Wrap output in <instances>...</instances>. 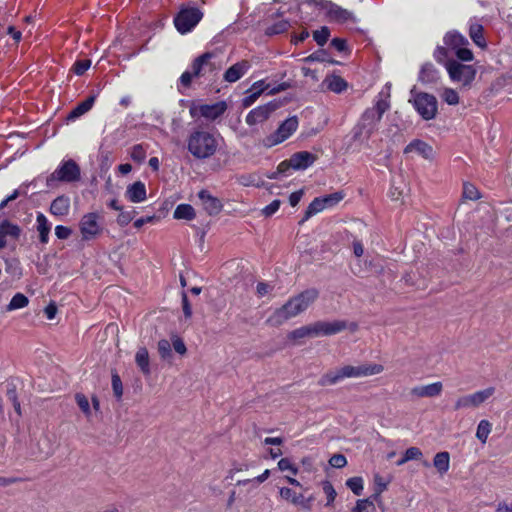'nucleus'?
Masks as SVG:
<instances>
[{
    "label": "nucleus",
    "mask_w": 512,
    "mask_h": 512,
    "mask_svg": "<svg viewBox=\"0 0 512 512\" xmlns=\"http://www.w3.org/2000/svg\"><path fill=\"white\" fill-rule=\"evenodd\" d=\"M471 39L476 45L481 48L486 46V41L483 36V27L480 24H472L469 29Z\"/></svg>",
    "instance_id": "34"
},
{
    "label": "nucleus",
    "mask_w": 512,
    "mask_h": 512,
    "mask_svg": "<svg viewBox=\"0 0 512 512\" xmlns=\"http://www.w3.org/2000/svg\"><path fill=\"white\" fill-rule=\"evenodd\" d=\"M384 371L381 364L365 363L358 366L345 365L323 374L318 384L322 387L335 385L345 378H360L380 374Z\"/></svg>",
    "instance_id": "3"
},
{
    "label": "nucleus",
    "mask_w": 512,
    "mask_h": 512,
    "mask_svg": "<svg viewBox=\"0 0 512 512\" xmlns=\"http://www.w3.org/2000/svg\"><path fill=\"white\" fill-rule=\"evenodd\" d=\"M444 43L448 48L456 51L461 46L467 45L468 40L458 32L453 31L446 34Z\"/></svg>",
    "instance_id": "29"
},
{
    "label": "nucleus",
    "mask_w": 512,
    "mask_h": 512,
    "mask_svg": "<svg viewBox=\"0 0 512 512\" xmlns=\"http://www.w3.org/2000/svg\"><path fill=\"white\" fill-rule=\"evenodd\" d=\"M433 466L440 475L447 473L450 468V454L447 451L438 452L433 458Z\"/></svg>",
    "instance_id": "28"
},
{
    "label": "nucleus",
    "mask_w": 512,
    "mask_h": 512,
    "mask_svg": "<svg viewBox=\"0 0 512 512\" xmlns=\"http://www.w3.org/2000/svg\"><path fill=\"white\" fill-rule=\"evenodd\" d=\"M278 108V104L270 102L265 105L258 106L251 110L246 116V123L249 126H254L265 122L270 115Z\"/></svg>",
    "instance_id": "15"
},
{
    "label": "nucleus",
    "mask_w": 512,
    "mask_h": 512,
    "mask_svg": "<svg viewBox=\"0 0 512 512\" xmlns=\"http://www.w3.org/2000/svg\"><path fill=\"white\" fill-rule=\"evenodd\" d=\"M322 9L326 11V16L330 21L337 23L355 22V17L352 12L328 1H320L318 3Z\"/></svg>",
    "instance_id": "14"
},
{
    "label": "nucleus",
    "mask_w": 512,
    "mask_h": 512,
    "mask_svg": "<svg viewBox=\"0 0 512 512\" xmlns=\"http://www.w3.org/2000/svg\"><path fill=\"white\" fill-rule=\"evenodd\" d=\"M216 58L214 53H204L194 60L191 68L195 78L210 77L220 69V64L213 61Z\"/></svg>",
    "instance_id": "11"
},
{
    "label": "nucleus",
    "mask_w": 512,
    "mask_h": 512,
    "mask_svg": "<svg viewBox=\"0 0 512 512\" xmlns=\"http://www.w3.org/2000/svg\"><path fill=\"white\" fill-rule=\"evenodd\" d=\"M278 468L281 471L290 470L293 475H296L298 473V469L291 463V461L288 458H282L278 462Z\"/></svg>",
    "instance_id": "59"
},
{
    "label": "nucleus",
    "mask_w": 512,
    "mask_h": 512,
    "mask_svg": "<svg viewBox=\"0 0 512 512\" xmlns=\"http://www.w3.org/2000/svg\"><path fill=\"white\" fill-rule=\"evenodd\" d=\"M413 151L426 159H430L433 157V148L429 144L421 140L412 141L404 149V153H410Z\"/></svg>",
    "instance_id": "22"
},
{
    "label": "nucleus",
    "mask_w": 512,
    "mask_h": 512,
    "mask_svg": "<svg viewBox=\"0 0 512 512\" xmlns=\"http://www.w3.org/2000/svg\"><path fill=\"white\" fill-rule=\"evenodd\" d=\"M411 94L413 98L409 101L413 103L420 116L424 120L434 119L438 111L436 97L425 92H415L414 90L411 91Z\"/></svg>",
    "instance_id": "4"
},
{
    "label": "nucleus",
    "mask_w": 512,
    "mask_h": 512,
    "mask_svg": "<svg viewBox=\"0 0 512 512\" xmlns=\"http://www.w3.org/2000/svg\"><path fill=\"white\" fill-rule=\"evenodd\" d=\"M130 155L134 161H137L140 163V162L144 161V159L146 157V150L144 149V147L141 144H138V145L133 146Z\"/></svg>",
    "instance_id": "55"
},
{
    "label": "nucleus",
    "mask_w": 512,
    "mask_h": 512,
    "mask_svg": "<svg viewBox=\"0 0 512 512\" xmlns=\"http://www.w3.org/2000/svg\"><path fill=\"white\" fill-rule=\"evenodd\" d=\"M495 387H487L483 390L476 391L472 394L460 396L454 404V410L460 409H476L485 403L495 394Z\"/></svg>",
    "instance_id": "6"
},
{
    "label": "nucleus",
    "mask_w": 512,
    "mask_h": 512,
    "mask_svg": "<svg viewBox=\"0 0 512 512\" xmlns=\"http://www.w3.org/2000/svg\"><path fill=\"white\" fill-rule=\"evenodd\" d=\"M157 351L162 360L170 361L172 359L171 342L167 339H161L157 343Z\"/></svg>",
    "instance_id": "37"
},
{
    "label": "nucleus",
    "mask_w": 512,
    "mask_h": 512,
    "mask_svg": "<svg viewBox=\"0 0 512 512\" xmlns=\"http://www.w3.org/2000/svg\"><path fill=\"white\" fill-rule=\"evenodd\" d=\"M195 210L189 204H180L176 207L173 217L175 219L192 220L195 218Z\"/></svg>",
    "instance_id": "33"
},
{
    "label": "nucleus",
    "mask_w": 512,
    "mask_h": 512,
    "mask_svg": "<svg viewBox=\"0 0 512 512\" xmlns=\"http://www.w3.org/2000/svg\"><path fill=\"white\" fill-rule=\"evenodd\" d=\"M456 56L462 61H471L473 59V53L465 46H461L455 51Z\"/></svg>",
    "instance_id": "60"
},
{
    "label": "nucleus",
    "mask_w": 512,
    "mask_h": 512,
    "mask_svg": "<svg viewBox=\"0 0 512 512\" xmlns=\"http://www.w3.org/2000/svg\"><path fill=\"white\" fill-rule=\"evenodd\" d=\"M380 122L372 112H365L362 114L359 122L353 129V139L359 142L368 141L374 131L377 129V125Z\"/></svg>",
    "instance_id": "9"
},
{
    "label": "nucleus",
    "mask_w": 512,
    "mask_h": 512,
    "mask_svg": "<svg viewBox=\"0 0 512 512\" xmlns=\"http://www.w3.org/2000/svg\"><path fill=\"white\" fill-rule=\"evenodd\" d=\"M81 171L79 165L74 160L64 161L47 179L48 185L54 182H74L80 179Z\"/></svg>",
    "instance_id": "8"
},
{
    "label": "nucleus",
    "mask_w": 512,
    "mask_h": 512,
    "mask_svg": "<svg viewBox=\"0 0 512 512\" xmlns=\"http://www.w3.org/2000/svg\"><path fill=\"white\" fill-rule=\"evenodd\" d=\"M330 36V31L327 27H322L320 30H316L313 33V37L318 45L323 46Z\"/></svg>",
    "instance_id": "52"
},
{
    "label": "nucleus",
    "mask_w": 512,
    "mask_h": 512,
    "mask_svg": "<svg viewBox=\"0 0 512 512\" xmlns=\"http://www.w3.org/2000/svg\"><path fill=\"white\" fill-rule=\"evenodd\" d=\"M75 401H76L77 405L79 406V408L81 409V411L87 417H89L91 415V409H90V404H89L87 397L82 393H77L75 395Z\"/></svg>",
    "instance_id": "45"
},
{
    "label": "nucleus",
    "mask_w": 512,
    "mask_h": 512,
    "mask_svg": "<svg viewBox=\"0 0 512 512\" xmlns=\"http://www.w3.org/2000/svg\"><path fill=\"white\" fill-rule=\"evenodd\" d=\"M317 160V156L308 151H300L294 153L289 158L291 168L295 170H303L311 166Z\"/></svg>",
    "instance_id": "17"
},
{
    "label": "nucleus",
    "mask_w": 512,
    "mask_h": 512,
    "mask_svg": "<svg viewBox=\"0 0 512 512\" xmlns=\"http://www.w3.org/2000/svg\"><path fill=\"white\" fill-rule=\"evenodd\" d=\"M70 209V200L66 196H58L50 206V212L55 216H65Z\"/></svg>",
    "instance_id": "24"
},
{
    "label": "nucleus",
    "mask_w": 512,
    "mask_h": 512,
    "mask_svg": "<svg viewBox=\"0 0 512 512\" xmlns=\"http://www.w3.org/2000/svg\"><path fill=\"white\" fill-rule=\"evenodd\" d=\"M446 69L453 82L469 87L476 76V69L472 65L462 64L456 60H449Z\"/></svg>",
    "instance_id": "5"
},
{
    "label": "nucleus",
    "mask_w": 512,
    "mask_h": 512,
    "mask_svg": "<svg viewBox=\"0 0 512 512\" xmlns=\"http://www.w3.org/2000/svg\"><path fill=\"white\" fill-rule=\"evenodd\" d=\"M90 65L91 61L88 59L79 60L74 64L73 70L77 75H82L89 69Z\"/></svg>",
    "instance_id": "57"
},
{
    "label": "nucleus",
    "mask_w": 512,
    "mask_h": 512,
    "mask_svg": "<svg viewBox=\"0 0 512 512\" xmlns=\"http://www.w3.org/2000/svg\"><path fill=\"white\" fill-rule=\"evenodd\" d=\"M226 110V104L216 103L213 105H203L200 107V113L203 117L209 118V119H216L220 115L224 113Z\"/></svg>",
    "instance_id": "27"
},
{
    "label": "nucleus",
    "mask_w": 512,
    "mask_h": 512,
    "mask_svg": "<svg viewBox=\"0 0 512 512\" xmlns=\"http://www.w3.org/2000/svg\"><path fill=\"white\" fill-rule=\"evenodd\" d=\"M135 215H136L135 209H132L130 211H123V209H122V210H120V214L117 217V223L120 226H126L134 219Z\"/></svg>",
    "instance_id": "47"
},
{
    "label": "nucleus",
    "mask_w": 512,
    "mask_h": 512,
    "mask_svg": "<svg viewBox=\"0 0 512 512\" xmlns=\"http://www.w3.org/2000/svg\"><path fill=\"white\" fill-rule=\"evenodd\" d=\"M316 289H307L300 294L289 299L282 307L275 310L274 313L266 320V323L272 327H278L287 320L296 317L306 311L308 307L318 298Z\"/></svg>",
    "instance_id": "1"
},
{
    "label": "nucleus",
    "mask_w": 512,
    "mask_h": 512,
    "mask_svg": "<svg viewBox=\"0 0 512 512\" xmlns=\"http://www.w3.org/2000/svg\"><path fill=\"white\" fill-rule=\"evenodd\" d=\"M193 69L191 71H185L180 77V83L184 87H189L192 79L194 78Z\"/></svg>",
    "instance_id": "64"
},
{
    "label": "nucleus",
    "mask_w": 512,
    "mask_h": 512,
    "mask_svg": "<svg viewBox=\"0 0 512 512\" xmlns=\"http://www.w3.org/2000/svg\"><path fill=\"white\" fill-rule=\"evenodd\" d=\"M266 87H263V82H256L253 84V86L247 90V93H250L248 96H246L243 101L242 105L247 108L251 106L261 95V93L265 90Z\"/></svg>",
    "instance_id": "32"
},
{
    "label": "nucleus",
    "mask_w": 512,
    "mask_h": 512,
    "mask_svg": "<svg viewBox=\"0 0 512 512\" xmlns=\"http://www.w3.org/2000/svg\"><path fill=\"white\" fill-rule=\"evenodd\" d=\"M346 485L347 487H349L351 489V491L355 494V495H361L362 494V491H363V480L361 477H352V478H349L347 481H346Z\"/></svg>",
    "instance_id": "44"
},
{
    "label": "nucleus",
    "mask_w": 512,
    "mask_h": 512,
    "mask_svg": "<svg viewBox=\"0 0 512 512\" xmlns=\"http://www.w3.org/2000/svg\"><path fill=\"white\" fill-rule=\"evenodd\" d=\"M99 215L97 213L85 214L80 222L79 229L82 236V240L90 241L98 237L102 232V227L98 222Z\"/></svg>",
    "instance_id": "12"
},
{
    "label": "nucleus",
    "mask_w": 512,
    "mask_h": 512,
    "mask_svg": "<svg viewBox=\"0 0 512 512\" xmlns=\"http://www.w3.org/2000/svg\"><path fill=\"white\" fill-rule=\"evenodd\" d=\"M40 455L43 458H47L54 453L53 445L50 443L48 438H43L39 441Z\"/></svg>",
    "instance_id": "49"
},
{
    "label": "nucleus",
    "mask_w": 512,
    "mask_h": 512,
    "mask_svg": "<svg viewBox=\"0 0 512 512\" xmlns=\"http://www.w3.org/2000/svg\"><path fill=\"white\" fill-rule=\"evenodd\" d=\"M441 96L449 105H456L459 103L458 93L454 89L445 88Z\"/></svg>",
    "instance_id": "48"
},
{
    "label": "nucleus",
    "mask_w": 512,
    "mask_h": 512,
    "mask_svg": "<svg viewBox=\"0 0 512 512\" xmlns=\"http://www.w3.org/2000/svg\"><path fill=\"white\" fill-rule=\"evenodd\" d=\"M21 233V229L18 225L4 220L0 224V249L4 248L7 244V237L12 239H18Z\"/></svg>",
    "instance_id": "19"
},
{
    "label": "nucleus",
    "mask_w": 512,
    "mask_h": 512,
    "mask_svg": "<svg viewBox=\"0 0 512 512\" xmlns=\"http://www.w3.org/2000/svg\"><path fill=\"white\" fill-rule=\"evenodd\" d=\"M322 488H323L324 493L327 496L326 506H330L334 502L337 493H336L333 485L329 481L322 482Z\"/></svg>",
    "instance_id": "50"
},
{
    "label": "nucleus",
    "mask_w": 512,
    "mask_h": 512,
    "mask_svg": "<svg viewBox=\"0 0 512 512\" xmlns=\"http://www.w3.org/2000/svg\"><path fill=\"white\" fill-rule=\"evenodd\" d=\"M171 345L173 346V349L175 352H177L180 355H185L187 352L186 345L184 341L176 334H173L171 336Z\"/></svg>",
    "instance_id": "51"
},
{
    "label": "nucleus",
    "mask_w": 512,
    "mask_h": 512,
    "mask_svg": "<svg viewBox=\"0 0 512 512\" xmlns=\"http://www.w3.org/2000/svg\"><path fill=\"white\" fill-rule=\"evenodd\" d=\"M389 109V103L385 99L377 100L374 107L366 109L368 112H372L374 116L381 120L383 114Z\"/></svg>",
    "instance_id": "41"
},
{
    "label": "nucleus",
    "mask_w": 512,
    "mask_h": 512,
    "mask_svg": "<svg viewBox=\"0 0 512 512\" xmlns=\"http://www.w3.org/2000/svg\"><path fill=\"white\" fill-rule=\"evenodd\" d=\"M280 204H281L280 200H274L269 205H267L265 208H263L262 213L266 217H270L278 211Z\"/></svg>",
    "instance_id": "63"
},
{
    "label": "nucleus",
    "mask_w": 512,
    "mask_h": 512,
    "mask_svg": "<svg viewBox=\"0 0 512 512\" xmlns=\"http://www.w3.org/2000/svg\"><path fill=\"white\" fill-rule=\"evenodd\" d=\"M250 68L248 61L243 60L232 65L224 74V79L227 82L233 83L239 80Z\"/></svg>",
    "instance_id": "21"
},
{
    "label": "nucleus",
    "mask_w": 512,
    "mask_h": 512,
    "mask_svg": "<svg viewBox=\"0 0 512 512\" xmlns=\"http://www.w3.org/2000/svg\"><path fill=\"white\" fill-rule=\"evenodd\" d=\"M135 362L143 375H150V359L146 347H140L135 354Z\"/></svg>",
    "instance_id": "25"
},
{
    "label": "nucleus",
    "mask_w": 512,
    "mask_h": 512,
    "mask_svg": "<svg viewBox=\"0 0 512 512\" xmlns=\"http://www.w3.org/2000/svg\"><path fill=\"white\" fill-rule=\"evenodd\" d=\"M112 389L115 397L121 399L123 395V386L120 376L116 373L112 374Z\"/></svg>",
    "instance_id": "53"
},
{
    "label": "nucleus",
    "mask_w": 512,
    "mask_h": 512,
    "mask_svg": "<svg viewBox=\"0 0 512 512\" xmlns=\"http://www.w3.org/2000/svg\"><path fill=\"white\" fill-rule=\"evenodd\" d=\"M404 454L406 455V459H408V461L421 460L423 456L422 451L418 447H410L405 451Z\"/></svg>",
    "instance_id": "61"
},
{
    "label": "nucleus",
    "mask_w": 512,
    "mask_h": 512,
    "mask_svg": "<svg viewBox=\"0 0 512 512\" xmlns=\"http://www.w3.org/2000/svg\"><path fill=\"white\" fill-rule=\"evenodd\" d=\"M327 88L335 93H341L347 88V82L340 76L331 75L324 80Z\"/></svg>",
    "instance_id": "31"
},
{
    "label": "nucleus",
    "mask_w": 512,
    "mask_h": 512,
    "mask_svg": "<svg viewBox=\"0 0 512 512\" xmlns=\"http://www.w3.org/2000/svg\"><path fill=\"white\" fill-rule=\"evenodd\" d=\"M203 14L198 8H184L174 19L176 29L184 34L191 31L202 19Z\"/></svg>",
    "instance_id": "10"
},
{
    "label": "nucleus",
    "mask_w": 512,
    "mask_h": 512,
    "mask_svg": "<svg viewBox=\"0 0 512 512\" xmlns=\"http://www.w3.org/2000/svg\"><path fill=\"white\" fill-rule=\"evenodd\" d=\"M289 26L290 25H289L288 21L281 20V21L275 23L274 25L268 27L266 30V34L267 35L281 34L285 31H287Z\"/></svg>",
    "instance_id": "46"
},
{
    "label": "nucleus",
    "mask_w": 512,
    "mask_h": 512,
    "mask_svg": "<svg viewBox=\"0 0 512 512\" xmlns=\"http://www.w3.org/2000/svg\"><path fill=\"white\" fill-rule=\"evenodd\" d=\"M36 222H37V231L39 232L40 242L43 244L48 243L51 225L48 222L46 216L42 213H38Z\"/></svg>",
    "instance_id": "26"
},
{
    "label": "nucleus",
    "mask_w": 512,
    "mask_h": 512,
    "mask_svg": "<svg viewBox=\"0 0 512 512\" xmlns=\"http://www.w3.org/2000/svg\"><path fill=\"white\" fill-rule=\"evenodd\" d=\"M343 199V194L341 192H336L321 198L323 204H325V208L332 207Z\"/></svg>",
    "instance_id": "54"
},
{
    "label": "nucleus",
    "mask_w": 512,
    "mask_h": 512,
    "mask_svg": "<svg viewBox=\"0 0 512 512\" xmlns=\"http://www.w3.org/2000/svg\"><path fill=\"white\" fill-rule=\"evenodd\" d=\"M325 209V204H323L321 198H315L308 206L305 211L304 218L300 221V224L307 221L311 216L321 212Z\"/></svg>",
    "instance_id": "35"
},
{
    "label": "nucleus",
    "mask_w": 512,
    "mask_h": 512,
    "mask_svg": "<svg viewBox=\"0 0 512 512\" xmlns=\"http://www.w3.org/2000/svg\"><path fill=\"white\" fill-rule=\"evenodd\" d=\"M72 234V230L69 227L58 225L55 227V235L58 239H68Z\"/></svg>",
    "instance_id": "62"
},
{
    "label": "nucleus",
    "mask_w": 512,
    "mask_h": 512,
    "mask_svg": "<svg viewBox=\"0 0 512 512\" xmlns=\"http://www.w3.org/2000/svg\"><path fill=\"white\" fill-rule=\"evenodd\" d=\"M298 124V119L295 116L286 119L273 134L263 139V146L271 148L284 142L297 130Z\"/></svg>",
    "instance_id": "7"
},
{
    "label": "nucleus",
    "mask_w": 512,
    "mask_h": 512,
    "mask_svg": "<svg viewBox=\"0 0 512 512\" xmlns=\"http://www.w3.org/2000/svg\"><path fill=\"white\" fill-rule=\"evenodd\" d=\"M491 432V423L488 420H481L477 426L476 437L485 444Z\"/></svg>",
    "instance_id": "39"
},
{
    "label": "nucleus",
    "mask_w": 512,
    "mask_h": 512,
    "mask_svg": "<svg viewBox=\"0 0 512 512\" xmlns=\"http://www.w3.org/2000/svg\"><path fill=\"white\" fill-rule=\"evenodd\" d=\"M312 337L330 336L337 334L347 328V322L343 320H335L332 322L317 321L310 324Z\"/></svg>",
    "instance_id": "13"
},
{
    "label": "nucleus",
    "mask_w": 512,
    "mask_h": 512,
    "mask_svg": "<svg viewBox=\"0 0 512 512\" xmlns=\"http://www.w3.org/2000/svg\"><path fill=\"white\" fill-rule=\"evenodd\" d=\"M95 99L96 97L95 96H89L86 100L82 101L81 103H79L68 115V119L69 120H74L80 116H82L83 114H85L86 112H88L94 102H95Z\"/></svg>",
    "instance_id": "30"
},
{
    "label": "nucleus",
    "mask_w": 512,
    "mask_h": 512,
    "mask_svg": "<svg viewBox=\"0 0 512 512\" xmlns=\"http://www.w3.org/2000/svg\"><path fill=\"white\" fill-rule=\"evenodd\" d=\"M198 197L202 202L203 208L209 215H216L222 210L221 201L212 196L207 190H201Z\"/></svg>",
    "instance_id": "18"
},
{
    "label": "nucleus",
    "mask_w": 512,
    "mask_h": 512,
    "mask_svg": "<svg viewBox=\"0 0 512 512\" xmlns=\"http://www.w3.org/2000/svg\"><path fill=\"white\" fill-rule=\"evenodd\" d=\"M5 271L10 274L14 279H20L22 276V268L17 259L5 260Z\"/></svg>",
    "instance_id": "36"
},
{
    "label": "nucleus",
    "mask_w": 512,
    "mask_h": 512,
    "mask_svg": "<svg viewBox=\"0 0 512 512\" xmlns=\"http://www.w3.org/2000/svg\"><path fill=\"white\" fill-rule=\"evenodd\" d=\"M305 337H312L310 324L302 326L288 333L287 338L289 340L296 341Z\"/></svg>",
    "instance_id": "40"
},
{
    "label": "nucleus",
    "mask_w": 512,
    "mask_h": 512,
    "mask_svg": "<svg viewBox=\"0 0 512 512\" xmlns=\"http://www.w3.org/2000/svg\"><path fill=\"white\" fill-rule=\"evenodd\" d=\"M187 150L199 160L210 158L216 154L219 148V137L216 133L204 129H193L187 137Z\"/></svg>",
    "instance_id": "2"
},
{
    "label": "nucleus",
    "mask_w": 512,
    "mask_h": 512,
    "mask_svg": "<svg viewBox=\"0 0 512 512\" xmlns=\"http://www.w3.org/2000/svg\"><path fill=\"white\" fill-rule=\"evenodd\" d=\"M443 384L441 382H434L428 385H419L410 389L409 395L411 399L420 398H433L442 393Z\"/></svg>",
    "instance_id": "16"
},
{
    "label": "nucleus",
    "mask_w": 512,
    "mask_h": 512,
    "mask_svg": "<svg viewBox=\"0 0 512 512\" xmlns=\"http://www.w3.org/2000/svg\"><path fill=\"white\" fill-rule=\"evenodd\" d=\"M269 476H270V470L266 469L261 475L255 477L253 479L238 480L237 485L245 486L247 484H252L253 487H257V485L266 481Z\"/></svg>",
    "instance_id": "42"
},
{
    "label": "nucleus",
    "mask_w": 512,
    "mask_h": 512,
    "mask_svg": "<svg viewBox=\"0 0 512 512\" xmlns=\"http://www.w3.org/2000/svg\"><path fill=\"white\" fill-rule=\"evenodd\" d=\"M126 198L133 203H139L146 199V187L141 181L129 185L125 192Z\"/></svg>",
    "instance_id": "20"
},
{
    "label": "nucleus",
    "mask_w": 512,
    "mask_h": 512,
    "mask_svg": "<svg viewBox=\"0 0 512 512\" xmlns=\"http://www.w3.org/2000/svg\"><path fill=\"white\" fill-rule=\"evenodd\" d=\"M329 464L334 468H342L347 464V459L343 454H334L330 458Z\"/></svg>",
    "instance_id": "58"
},
{
    "label": "nucleus",
    "mask_w": 512,
    "mask_h": 512,
    "mask_svg": "<svg viewBox=\"0 0 512 512\" xmlns=\"http://www.w3.org/2000/svg\"><path fill=\"white\" fill-rule=\"evenodd\" d=\"M281 498L284 500L290 501L294 505H301L303 508L309 510L310 509V499L304 500L303 495L296 494L292 489L287 487H282L279 491Z\"/></svg>",
    "instance_id": "23"
},
{
    "label": "nucleus",
    "mask_w": 512,
    "mask_h": 512,
    "mask_svg": "<svg viewBox=\"0 0 512 512\" xmlns=\"http://www.w3.org/2000/svg\"><path fill=\"white\" fill-rule=\"evenodd\" d=\"M28 303L29 300L24 294L17 293L12 297L10 303L8 304L7 311L24 308L28 305Z\"/></svg>",
    "instance_id": "38"
},
{
    "label": "nucleus",
    "mask_w": 512,
    "mask_h": 512,
    "mask_svg": "<svg viewBox=\"0 0 512 512\" xmlns=\"http://www.w3.org/2000/svg\"><path fill=\"white\" fill-rule=\"evenodd\" d=\"M481 197L478 189L471 183H464L463 198L467 200H478Z\"/></svg>",
    "instance_id": "43"
},
{
    "label": "nucleus",
    "mask_w": 512,
    "mask_h": 512,
    "mask_svg": "<svg viewBox=\"0 0 512 512\" xmlns=\"http://www.w3.org/2000/svg\"><path fill=\"white\" fill-rule=\"evenodd\" d=\"M373 503L368 499L358 500L356 506L354 508L355 512H370V510H374Z\"/></svg>",
    "instance_id": "56"
}]
</instances>
